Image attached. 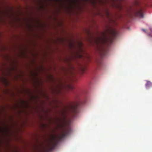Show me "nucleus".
<instances>
[{
    "label": "nucleus",
    "instance_id": "1",
    "mask_svg": "<svg viewBox=\"0 0 152 152\" xmlns=\"http://www.w3.org/2000/svg\"><path fill=\"white\" fill-rule=\"evenodd\" d=\"M151 0H135V7L132 9V14L139 18H143L144 11L143 6H141V4H143L145 6H150L152 7V3H150Z\"/></svg>",
    "mask_w": 152,
    "mask_h": 152
},
{
    "label": "nucleus",
    "instance_id": "2",
    "mask_svg": "<svg viewBox=\"0 0 152 152\" xmlns=\"http://www.w3.org/2000/svg\"><path fill=\"white\" fill-rule=\"evenodd\" d=\"M102 34L103 37L102 38L98 37L96 39V43L101 41L105 44L110 45L113 42L117 33L115 29L109 28Z\"/></svg>",
    "mask_w": 152,
    "mask_h": 152
},
{
    "label": "nucleus",
    "instance_id": "7",
    "mask_svg": "<svg viewBox=\"0 0 152 152\" xmlns=\"http://www.w3.org/2000/svg\"><path fill=\"white\" fill-rule=\"evenodd\" d=\"M79 45L80 46V50L82 51L83 50L81 48V46L82 45V43L81 42H80L79 44Z\"/></svg>",
    "mask_w": 152,
    "mask_h": 152
},
{
    "label": "nucleus",
    "instance_id": "6",
    "mask_svg": "<svg viewBox=\"0 0 152 152\" xmlns=\"http://www.w3.org/2000/svg\"><path fill=\"white\" fill-rule=\"evenodd\" d=\"M149 29L150 31V33L149 34V35L150 36L152 37V28L150 27Z\"/></svg>",
    "mask_w": 152,
    "mask_h": 152
},
{
    "label": "nucleus",
    "instance_id": "4",
    "mask_svg": "<svg viewBox=\"0 0 152 152\" xmlns=\"http://www.w3.org/2000/svg\"><path fill=\"white\" fill-rule=\"evenodd\" d=\"M83 104V102H76L72 104L67 107L71 113L74 114L78 113L80 105Z\"/></svg>",
    "mask_w": 152,
    "mask_h": 152
},
{
    "label": "nucleus",
    "instance_id": "5",
    "mask_svg": "<svg viewBox=\"0 0 152 152\" xmlns=\"http://www.w3.org/2000/svg\"><path fill=\"white\" fill-rule=\"evenodd\" d=\"M145 87L146 88L148 89L152 87V83L150 81H147L145 84Z\"/></svg>",
    "mask_w": 152,
    "mask_h": 152
},
{
    "label": "nucleus",
    "instance_id": "3",
    "mask_svg": "<svg viewBox=\"0 0 152 152\" xmlns=\"http://www.w3.org/2000/svg\"><path fill=\"white\" fill-rule=\"evenodd\" d=\"M67 132L62 133L61 135L58 137H54L51 140V141L48 143L47 147L48 148L49 151H50L54 149L56 146L58 140H60L64 138L66 135Z\"/></svg>",
    "mask_w": 152,
    "mask_h": 152
},
{
    "label": "nucleus",
    "instance_id": "8",
    "mask_svg": "<svg viewBox=\"0 0 152 152\" xmlns=\"http://www.w3.org/2000/svg\"><path fill=\"white\" fill-rule=\"evenodd\" d=\"M142 31H143L145 32V29H142Z\"/></svg>",
    "mask_w": 152,
    "mask_h": 152
}]
</instances>
